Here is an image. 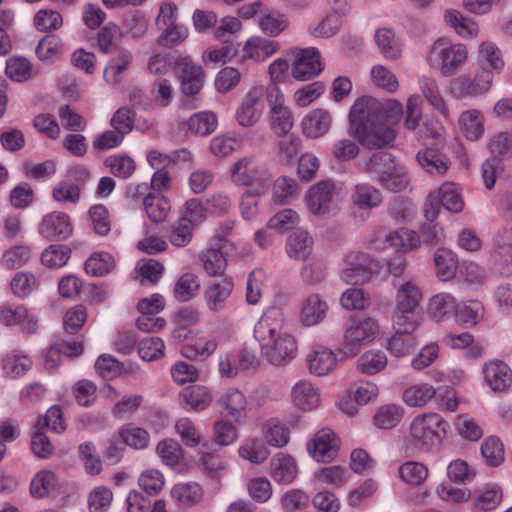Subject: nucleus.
<instances>
[{
	"label": "nucleus",
	"instance_id": "nucleus-27",
	"mask_svg": "<svg viewBox=\"0 0 512 512\" xmlns=\"http://www.w3.org/2000/svg\"><path fill=\"white\" fill-rule=\"evenodd\" d=\"M418 84L423 97L427 100L429 105L444 119H450V109L441 93L437 80L430 76H421L418 79Z\"/></svg>",
	"mask_w": 512,
	"mask_h": 512
},
{
	"label": "nucleus",
	"instance_id": "nucleus-23",
	"mask_svg": "<svg viewBox=\"0 0 512 512\" xmlns=\"http://www.w3.org/2000/svg\"><path fill=\"white\" fill-rule=\"evenodd\" d=\"M482 373L488 387L497 393L506 392L512 385V369L502 360H490L483 365Z\"/></svg>",
	"mask_w": 512,
	"mask_h": 512
},
{
	"label": "nucleus",
	"instance_id": "nucleus-58",
	"mask_svg": "<svg viewBox=\"0 0 512 512\" xmlns=\"http://www.w3.org/2000/svg\"><path fill=\"white\" fill-rule=\"evenodd\" d=\"M157 38V43L164 48H172L184 43L189 37V28L182 23L165 26Z\"/></svg>",
	"mask_w": 512,
	"mask_h": 512
},
{
	"label": "nucleus",
	"instance_id": "nucleus-35",
	"mask_svg": "<svg viewBox=\"0 0 512 512\" xmlns=\"http://www.w3.org/2000/svg\"><path fill=\"white\" fill-rule=\"evenodd\" d=\"M289 25L288 17L276 10L263 9L257 17L259 30L269 37H277Z\"/></svg>",
	"mask_w": 512,
	"mask_h": 512
},
{
	"label": "nucleus",
	"instance_id": "nucleus-14",
	"mask_svg": "<svg viewBox=\"0 0 512 512\" xmlns=\"http://www.w3.org/2000/svg\"><path fill=\"white\" fill-rule=\"evenodd\" d=\"M305 362L311 375L325 377L337 369L338 357L337 353L331 348L322 344H315L307 352Z\"/></svg>",
	"mask_w": 512,
	"mask_h": 512
},
{
	"label": "nucleus",
	"instance_id": "nucleus-24",
	"mask_svg": "<svg viewBox=\"0 0 512 512\" xmlns=\"http://www.w3.org/2000/svg\"><path fill=\"white\" fill-rule=\"evenodd\" d=\"M276 95L269 98L271 113V128L278 135H286L292 129L294 119L292 112L284 104V95L278 87H274Z\"/></svg>",
	"mask_w": 512,
	"mask_h": 512
},
{
	"label": "nucleus",
	"instance_id": "nucleus-57",
	"mask_svg": "<svg viewBox=\"0 0 512 512\" xmlns=\"http://www.w3.org/2000/svg\"><path fill=\"white\" fill-rule=\"evenodd\" d=\"M143 205L147 216L155 223L163 222L170 211L168 199L160 194H148Z\"/></svg>",
	"mask_w": 512,
	"mask_h": 512
},
{
	"label": "nucleus",
	"instance_id": "nucleus-15",
	"mask_svg": "<svg viewBox=\"0 0 512 512\" xmlns=\"http://www.w3.org/2000/svg\"><path fill=\"white\" fill-rule=\"evenodd\" d=\"M290 400L296 410L312 412L322 404L321 390L311 380L301 379L291 387Z\"/></svg>",
	"mask_w": 512,
	"mask_h": 512
},
{
	"label": "nucleus",
	"instance_id": "nucleus-33",
	"mask_svg": "<svg viewBox=\"0 0 512 512\" xmlns=\"http://www.w3.org/2000/svg\"><path fill=\"white\" fill-rule=\"evenodd\" d=\"M443 18L445 24L463 39H473L479 34L478 23L474 19L464 16L456 9L445 10Z\"/></svg>",
	"mask_w": 512,
	"mask_h": 512
},
{
	"label": "nucleus",
	"instance_id": "nucleus-34",
	"mask_svg": "<svg viewBox=\"0 0 512 512\" xmlns=\"http://www.w3.org/2000/svg\"><path fill=\"white\" fill-rule=\"evenodd\" d=\"M457 299L449 292H439L432 295L427 303V312L436 322L444 321L453 316Z\"/></svg>",
	"mask_w": 512,
	"mask_h": 512
},
{
	"label": "nucleus",
	"instance_id": "nucleus-11",
	"mask_svg": "<svg viewBox=\"0 0 512 512\" xmlns=\"http://www.w3.org/2000/svg\"><path fill=\"white\" fill-rule=\"evenodd\" d=\"M289 54L293 56L291 74L294 79L307 81L322 72L323 65L318 49L314 47L293 48Z\"/></svg>",
	"mask_w": 512,
	"mask_h": 512
},
{
	"label": "nucleus",
	"instance_id": "nucleus-51",
	"mask_svg": "<svg viewBox=\"0 0 512 512\" xmlns=\"http://www.w3.org/2000/svg\"><path fill=\"white\" fill-rule=\"evenodd\" d=\"M242 137L234 132L217 135L210 142L211 153L219 158L231 155L242 147Z\"/></svg>",
	"mask_w": 512,
	"mask_h": 512
},
{
	"label": "nucleus",
	"instance_id": "nucleus-3",
	"mask_svg": "<svg viewBox=\"0 0 512 512\" xmlns=\"http://www.w3.org/2000/svg\"><path fill=\"white\" fill-rule=\"evenodd\" d=\"M406 266V259L400 256L383 264L364 252H350L345 256L340 278L346 284H362L372 279L384 280L390 274L394 280L406 279L402 276Z\"/></svg>",
	"mask_w": 512,
	"mask_h": 512
},
{
	"label": "nucleus",
	"instance_id": "nucleus-29",
	"mask_svg": "<svg viewBox=\"0 0 512 512\" xmlns=\"http://www.w3.org/2000/svg\"><path fill=\"white\" fill-rule=\"evenodd\" d=\"M133 62V54L127 49H119L108 60L104 71L103 78L108 84H118L124 78L130 65Z\"/></svg>",
	"mask_w": 512,
	"mask_h": 512
},
{
	"label": "nucleus",
	"instance_id": "nucleus-60",
	"mask_svg": "<svg viewBox=\"0 0 512 512\" xmlns=\"http://www.w3.org/2000/svg\"><path fill=\"white\" fill-rule=\"evenodd\" d=\"M235 55V47L230 43H223L207 48L202 54V60L205 65H212L215 68L230 62Z\"/></svg>",
	"mask_w": 512,
	"mask_h": 512
},
{
	"label": "nucleus",
	"instance_id": "nucleus-48",
	"mask_svg": "<svg viewBox=\"0 0 512 512\" xmlns=\"http://www.w3.org/2000/svg\"><path fill=\"white\" fill-rule=\"evenodd\" d=\"M388 364L385 352L379 349H371L364 352L357 360V370L365 375H376L383 371Z\"/></svg>",
	"mask_w": 512,
	"mask_h": 512
},
{
	"label": "nucleus",
	"instance_id": "nucleus-40",
	"mask_svg": "<svg viewBox=\"0 0 512 512\" xmlns=\"http://www.w3.org/2000/svg\"><path fill=\"white\" fill-rule=\"evenodd\" d=\"M375 42L382 56L388 60H397L402 55L403 44L389 28H380L375 32Z\"/></svg>",
	"mask_w": 512,
	"mask_h": 512
},
{
	"label": "nucleus",
	"instance_id": "nucleus-52",
	"mask_svg": "<svg viewBox=\"0 0 512 512\" xmlns=\"http://www.w3.org/2000/svg\"><path fill=\"white\" fill-rule=\"evenodd\" d=\"M416 345L417 341L413 333L395 331V333L386 340L384 347L394 357L402 358L409 355Z\"/></svg>",
	"mask_w": 512,
	"mask_h": 512
},
{
	"label": "nucleus",
	"instance_id": "nucleus-21",
	"mask_svg": "<svg viewBox=\"0 0 512 512\" xmlns=\"http://www.w3.org/2000/svg\"><path fill=\"white\" fill-rule=\"evenodd\" d=\"M38 232L47 240H65L72 235L73 226L69 215L54 211L43 216Z\"/></svg>",
	"mask_w": 512,
	"mask_h": 512
},
{
	"label": "nucleus",
	"instance_id": "nucleus-45",
	"mask_svg": "<svg viewBox=\"0 0 512 512\" xmlns=\"http://www.w3.org/2000/svg\"><path fill=\"white\" fill-rule=\"evenodd\" d=\"M204 495L202 487L196 482L177 483L171 489V497L185 507H192L201 502Z\"/></svg>",
	"mask_w": 512,
	"mask_h": 512
},
{
	"label": "nucleus",
	"instance_id": "nucleus-26",
	"mask_svg": "<svg viewBox=\"0 0 512 512\" xmlns=\"http://www.w3.org/2000/svg\"><path fill=\"white\" fill-rule=\"evenodd\" d=\"M332 125V116L326 109L316 108L309 111L301 120L304 136L317 139L326 135Z\"/></svg>",
	"mask_w": 512,
	"mask_h": 512
},
{
	"label": "nucleus",
	"instance_id": "nucleus-62",
	"mask_svg": "<svg viewBox=\"0 0 512 512\" xmlns=\"http://www.w3.org/2000/svg\"><path fill=\"white\" fill-rule=\"evenodd\" d=\"M32 367V360L22 351H12L3 360V369L11 377L24 375Z\"/></svg>",
	"mask_w": 512,
	"mask_h": 512
},
{
	"label": "nucleus",
	"instance_id": "nucleus-53",
	"mask_svg": "<svg viewBox=\"0 0 512 512\" xmlns=\"http://www.w3.org/2000/svg\"><path fill=\"white\" fill-rule=\"evenodd\" d=\"M10 287L16 297L26 298L39 289L40 281L33 273L20 271L12 277Z\"/></svg>",
	"mask_w": 512,
	"mask_h": 512
},
{
	"label": "nucleus",
	"instance_id": "nucleus-13",
	"mask_svg": "<svg viewBox=\"0 0 512 512\" xmlns=\"http://www.w3.org/2000/svg\"><path fill=\"white\" fill-rule=\"evenodd\" d=\"M494 75L489 69L479 67L472 79L467 76L456 77L451 81V87L459 96L474 98L490 91Z\"/></svg>",
	"mask_w": 512,
	"mask_h": 512
},
{
	"label": "nucleus",
	"instance_id": "nucleus-4",
	"mask_svg": "<svg viewBox=\"0 0 512 512\" xmlns=\"http://www.w3.org/2000/svg\"><path fill=\"white\" fill-rule=\"evenodd\" d=\"M448 429L449 423L440 414H418L409 424L408 434L403 440V449L410 456L430 452L442 443Z\"/></svg>",
	"mask_w": 512,
	"mask_h": 512
},
{
	"label": "nucleus",
	"instance_id": "nucleus-41",
	"mask_svg": "<svg viewBox=\"0 0 512 512\" xmlns=\"http://www.w3.org/2000/svg\"><path fill=\"white\" fill-rule=\"evenodd\" d=\"M156 453L166 466L177 472L183 470V449L177 441L173 439L161 440L157 444Z\"/></svg>",
	"mask_w": 512,
	"mask_h": 512
},
{
	"label": "nucleus",
	"instance_id": "nucleus-17",
	"mask_svg": "<svg viewBox=\"0 0 512 512\" xmlns=\"http://www.w3.org/2000/svg\"><path fill=\"white\" fill-rule=\"evenodd\" d=\"M339 439L329 428H323L315 433L307 442V451L316 462H330L337 455Z\"/></svg>",
	"mask_w": 512,
	"mask_h": 512
},
{
	"label": "nucleus",
	"instance_id": "nucleus-36",
	"mask_svg": "<svg viewBox=\"0 0 512 512\" xmlns=\"http://www.w3.org/2000/svg\"><path fill=\"white\" fill-rule=\"evenodd\" d=\"M477 63L480 68H487L494 74H499L505 67V61L500 48L491 41L479 45Z\"/></svg>",
	"mask_w": 512,
	"mask_h": 512
},
{
	"label": "nucleus",
	"instance_id": "nucleus-18",
	"mask_svg": "<svg viewBox=\"0 0 512 512\" xmlns=\"http://www.w3.org/2000/svg\"><path fill=\"white\" fill-rule=\"evenodd\" d=\"M280 49L276 40L254 35L247 38L241 45V55L238 64L244 65L247 59L261 63L266 61Z\"/></svg>",
	"mask_w": 512,
	"mask_h": 512
},
{
	"label": "nucleus",
	"instance_id": "nucleus-54",
	"mask_svg": "<svg viewBox=\"0 0 512 512\" xmlns=\"http://www.w3.org/2000/svg\"><path fill=\"white\" fill-rule=\"evenodd\" d=\"M421 167L431 175H444L449 167L447 159L433 149H424L417 154Z\"/></svg>",
	"mask_w": 512,
	"mask_h": 512
},
{
	"label": "nucleus",
	"instance_id": "nucleus-7",
	"mask_svg": "<svg viewBox=\"0 0 512 512\" xmlns=\"http://www.w3.org/2000/svg\"><path fill=\"white\" fill-rule=\"evenodd\" d=\"M370 177L392 192H401L409 184V177L402 166L395 163L389 152L374 153L366 163Z\"/></svg>",
	"mask_w": 512,
	"mask_h": 512
},
{
	"label": "nucleus",
	"instance_id": "nucleus-20",
	"mask_svg": "<svg viewBox=\"0 0 512 512\" xmlns=\"http://www.w3.org/2000/svg\"><path fill=\"white\" fill-rule=\"evenodd\" d=\"M490 261L501 273L512 274V228L499 230L493 238Z\"/></svg>",
	"mask_w": 512,
	"mask_h": 512
},
{
	"label": "nucleus",
	"instance_id": "nucleus-12",
	"mask_svg": "<svg viewBox=\"0 0 512 512\" xmlns=\"http://www.w3.org/2000/svg\"><path fill=\"white\" fill-rule=\"evenodd\" d=\"M234 290L235 283L232 277H224L208 284L203 293L207 309L213 313L227 310L232 303Z\"/></svg>",
	"mask_w": 512,
	"mask_h": 512
},
{
	"label": "nucleus",
	"instance_id": "nucleus-49",
	"mask_svg": "<svg viewBox=\"0 0 512 512\" xmlns=\"http://www.w3.org/2000/svg\"><path fill=\"white\" fill-rule=\"evenodd\" d=\"M436 275L441 281L452 279L457 272L458 259L456 254L446 248H439L434 254Z\"/></svg>",
	"mask_w": 512,
	"mask_h": 512
},
{
	"label": "nucleus",
	"instance_id": "nucleus-38",
	"mask_svg": "<svg viewBox=\"0 0 512 512\" xmlns=\"http://www.w3.org/2000/svg\"><path fill=\"white\" fill-rule=\"evenodd\" d=\"M313 240L306 230H294L286 240V253L295 260H305L312 252Z\"/></svg>",
	"mask_w": 512,
	"mask_h": 512
},
{
	"label": "nucleus",
	"instance_id": "nucleus-9",
	"mask_svg": "<svg viewBox=\"0 0 512 512\" xmlns=\"http://www.w3.org/2000/svg\"><path fill=\"white\" fill-rule=\"evenodd\" d=\"M441 206L452 213H460L464 209L465 202L458 184L445 182L428 195L424 210L426 219L434 221Z\"/></svg>",
	"mask_w": 512,
	"mask_h": 512
},
{
	"label": "nucleus",
	"instance_id": "nucleus-59",
	"mask_svg": "<svg viewBox=\"0 0 512 512\" xmlns=\"http://www.w3.org/2000/svg\"><path fill=\"white\" fill-rule=\"evenodd\" d=\"M205 272L211 277L222 276L227 267V261L220 248H207L201 253Z\"/></svg>",
	"mask_w": 512,
	"mask_h": 512
},
{
	"label": "nucleus",
	"instance_id": "nucleus-50",
	"mask_svg": "<svg viewBox=\"0 0 512 512\" xmlns=\"http://www.w3.org/2000/svg\"><path fill=\"white\" fill-rule=\"evenodd\" d=\"M266 442L275 448H282L290 441V429L286 423L278 419H270L263 426Z\"/></svg>",
	"mask_w": 512,
	"mask_h": 512
},
{
	"label": "nucleus",
	"instance_id": "nucleus-28",
	"mask_svg": "<svg viewBox=\"0 0 512 512\" xmlns=\"http://www.w3.org/2000/svg\"><path fill=\"white\" fill-rule=\"evenodd\" d=\"M396 290L395 306L407 308H419L422 300V291L418 283L413 279L393 280Z\"/></svg>",
	"mask_w": 512,
	"mask_h": 512
},
{
	"label": "nucleus",
	"instance_id": "nucleus-8",
	"mask_svg": "<svg viewBox=\"0 0 512 512\" xmlns=\"http://www.w3.org/2000/svg\"><path fill=\"white\" fill-rule=\"evenodd\" d=\"M379 333L378 322L371 317H364L352 322L346 328L338 354L344 359L358 355L362 347L372 343Z\"/></svg>",
	"mask_w": 512,
	"mask_h": 512
},
{
	"label": "nucleus",
	"instance_id": "nucleus-25",
	"mask_svg": "<svg viewBox=\"0 0 512 512\" xmlns=\"http://www.w3.org/2000/svg\"><path fill=\"white\" fill-rule=\"evenodd\" d=\"M219 405L236 424H242L246 417L247 398L235 387L225 389L219 397Z\"/></svg>",
	"mask_w": 512,
	"mask_h": 512
},
{
	"label": "nucleus",
	"instance_id": "nucleus-32",
	"mask_svg": "<svg viewBox=\"0 0 512 512\" xmlns=\"http://www.w3.org/2000/svg\"><path fill=\"white\" fill-rule=\"evenodd\" d=\"M179 64L182 66L183 77L181 82L182 92L185 95L198 94L205 82V75L203 68L192 62L188 57L180 60Z\"/></svg>",
	"mask_w": 512,
	"mask_h": 512
},
{
	"label": "nucleus",
	"instance_id": "nucleus-16",
	"mask_svg": "<svg viewBox=\"0 0 512 512\" xmlns=\"http://www.w3.org/2000/svg\"><path fill=\"white\" fill-rule=\"evenodd\" d=\"M230 180L236 186H251L264 179L265 169L254 156H243L229 168Z\"/></svg>",
	"mask_w": 512,
	"mask_h": 512
},
{
	"label": "nucleus",
	"instance_id": "nucleus-44",
	"mask_svg": "<svg viewBox=\"0 0 512 512\" xmlns=\"http://www.w3.org/2000/svg\"><path fill=\"white\" fill-rule=\"evenodd\" d=\"M392 323L395 331L413 333L421 324L420 309L395 306Z\"/></svg>",
	"mask_w": 512,
	"mask_h": 512
},
{
	"label": "nucleus",
	"instance_id": "nucleus-64",
	"mask_svg": "<svg viewBox=\"0 0 512 512\" xmlns=\"http://www.w3.org/2000/svg\"><path fill=\"white\" fill-rule=\"evenodd\" d=\"M200 289V282L193 273L181 275L174 286V297L180 302H187L195 297Z\"/></svg>",
	"mask_w": 512,
	"mask_h": 512
},
{
	"label": "nucleus",
	"instance_id": "nucleus-61",
	"mask_svg": "<svg viewBox=\"0 0 512 512\" xmlns=\"http://www.w3.org/2000/svg\"><path fill=\"white\" fill-rule=\"evenodd\" d=\"M300 191L296 180L287 176L278 177L273 185V200L278 204H286L295 199Z\"/></svg>",
	"mask_w": 512,
	"mask_h": 512
},
{
	"label": "nucleus",
	"instance_id": "nucleus-5",
	"mask_svg": "<svg viewBox=\"0 0 512 512\" xmlns=\"http://www.w3.org/2000/svg\"><path fill=\"white\" fill-rule=\"evenodd\" d=\"M427 63L437 67L444 77L455 75L468 61V48L462 43H453L446 37H439L430 46Z\"/></svg>",
	"mask_w": 512,
	"mask_h": 512
},
{
	"label": "nucleus",
	"instance_id": "nucleus-46",
	"mask_svg": "<svg viewBox=\"0 0 512 512\" xmlns=\"http://www.w3.org/2000/svg\"><path fill=\"white\" fill-rule=\"evenodd\" d=\"M484 310L481 302L478 301H461L456 303L453 317L459 325L471 328L477 325L480 316Z\"/></svg>",
	"mask_w": 512,
	"mask_h": 512
},
{
	"label": "nucleus",
	"instance_id": "nucleus-22",
	"mask_svg": "<svg viewBox=\"0 0 512 512\" xmlns=\"http://www.w3.org/2000/svg\"><path fill=\"white\" fill-rule=\"evenodd\" d=\"M329 311L327 301L318 293L307 295L300 303L298 320L305 327H312L324 321Z\"/></svg>",
	"mask_w": 512,
	"mask_h": 512
},
{
	"label": "nucleus",
	"instance_id": "nucleus-2",
	"mask_svg": "<svg viewBox=\"0 0 512 512\" xmlns=\"http://www.w3.org/2000/svg\"><path fill=\"white\" fill-rule=\"evenodd\" d=\"M263 358L273 366H286L298 354V341L286 324L285 314L279 307L266 309L253 330Z\"/></svg>",
	"mask_w": 512,
	"mask_h": 512
},
{
	"label": "nucleus",
	"instance_id": "nucleus-37",
	"mask_svg": "<svg viewBox=\"0 0 512 512\" xmlns=\"http://www.w3.org/2000/svg\"><path fill=\"white\" fill-rule=\"evenodd\" d=\"M436 396V388L427 382L413 383L407 386L402 395L403 402L414 408L426 406Z\"/></svg>",
	"mask_w": 512,
	"mask_h": 512
},
{
	"label": "nucleus",
	"instance_id": "nucleus-43",
	"mask_svg": "<svg viewBox=\"0 0 512 512\" xmlns=\"http://www.w3.org/2000/svg\"><path fill=\"white\" fill-rule=\"evenodd\" d=\"M238 455L251 464L260 465L268 459L270 451L261 439L252 437L241 442Z\"/></svg>",
	"mask_w": 512,
	"mask_h": 512
},
{
	"label": "nucleus",
	"instance_id": "nucleus-55",
	"mask_svg": "<svg viewBox=\"0 0 512 512\" xmlns=\"http://www.w3.org/2000/svg\"><path fill=\"white\" fill-rule=\"evenodd\" d=\"M218 126V117L213 111H201L193 114L188 120V129L200 136L213 133Z\"/></svg>",
	"mask_w": 512,
	"mask_h": 512
},
{
	"label": "nucleus",
	"instance_id": "nucleus-31",
	"mask_svg": "<svg viewBox=\"0 0 512 512\" xmlns=\"http://www.w3.org/2000/svg\"><path fill=\"white\" fill-rule=\"evenodd\" d=\"M271 477L280 484L292 483L298 475V466L293 456L277 453L270 462Z\"/></svg>",
	"mask_w": 512,
	"mask_h": 512
},
{
	"label": "nucleus",
	"instance_id": "nucleus-47",
	"mask_svg": "<svg viewBox=\"0 0 512 512\" xmlns=\"http://www.w3.org/2000/svg\"><path fill=\"white\" fill-rule=\"evenodd\" d=\"M352 203L362 210L378 207L382 202V194L374 186L367 183L355 185L352 195Z\"/></svg>",
	"mask_w": 512,
	"mask_h": 512
},
{
	"label": "nucleus",
	"instance_id": "nucleus-63",
	"mask_svg": "<svg viewBox=\"0 0 512 512\" xmlns=\"http://www.w3.org/2000/svg\"><path fill=\"white\" fill-rule=\"evenodd\" d=\"M242 80V73L236 67L226 66L220 69L214 78L215 90L220 94H227L238 87Z\"/></svg>",
	"mask_w": 512,
	"mask_h": 512
},
{
	"label": "nucleus",
	"instance_id": "nucleus-39",
	"mask_svg": "<svg viewBox=\"0 0 512 512\" xmlns=\"http://www.w3.org/2000/svg\"><path fill=\"white\" fill-rule=\"evenodd\" d=\"M224 336L218 334L216 339H208L201 337L192 343H186L181 348V353L188 359L205 360L210 357L217 349L219 344H222Z\"/></svg>",
	"mask_w": 512,
	"mask_h": 512
},
{
	"label": "nucleus",
	"instance_id": "nucleus-42",
	"mask_svg": "<svg viewBox=\"0 0 512 512\" xmlns=\"http://www.w3.org/2000/svg\"><path fill=\"white\" fill-rule=\"evenodd\" d=\"M386 242L397 252L408 253L421 245L420 235L410 229L400 228L385 236Z\"/></svg>",
	"mask_w": 512,
	"mask_h": 512
},
{
	"label": "nucleus",
	"instance_id": "nucleus-30",
	"mask_svg": "<svg viewBox=\"0 0 512 512\" xmlns=\"http://www.w3.org/2000/svg\"><path fill=\"white\" fill-rule=\"evenodd\" d=\"M458 127L461 134L469 141L479 140L485 132V118L481 111L468 109L459 115Z\"/></svg>",
	"mask_w": 512,
	"mask_h": 512
},
{
	"label": "nucleus",
	"instance_id": "nucleus-56",
	"mask_svg": "<svg viewBox=\"0 0 512 512\" xmlns=\"http://www.w3.org/2000/svg\"><path fill=\"white\" fill-rule=\"evenodd\" d=\"M443 343L454 350L468 349L467 354L472 358H478L483 353V348L474 342V337L469 332L448 334L443 338Z\"/></svg>",
	"mask_w": 512,
	"mask_h": 512
},
{
	"label": "nucleus",
	"instance_id": "nucleus-1",
	"mask_svg": "<svg viewBox=\"0 0 512 512\" xmlns=\"http://www.w3.org/2000/svg\"><path fill=\"white\" fill-rule=\"evenodd\" d=\"M423 100L412 94L403 104L396 99L380 101L372 96H362L354 101L349 110L348 134L367 149L392 147L396 140L395 127L404 113V126L417 130L422 121Z\"/></svg>",
	"mask_w": 512,
	"mask_h": 512
},
{
	"label": "nucleus",
	"instance_id": "nucleus-19",
	"mask_svg": "<svg viewBox=\"0 0 512 512\" xmlns=\"http://www.w3.org/2000/svg\"><path fill=\"white\" fill-rule=\"evenodd\" d=\"M327 2L331 12L312 29L311 33L315 37L328 38L335 35L351 9L349 0H327Z\"/></svg>",
	"mask_w": 512,
	"mask_h": 512
},
{
	"label": "nucleus",
	"instance_id": "nucleus-10",
	"mask_svg": "<svg viewBox=\"0 0 512 512\" xmlns=\"http://www.w3.org/2000/svg\"><path fill=\"white\" fill-rule=\"evenodd\" d=\"M265 110L264 89L262 86L252 87L245 94L235 111V120L239 126L250 128L255 126Z\"/></svg>",
	"mask_w": 512,
	"mask_h": 512
},
{
	"label": "nucleus",
	"instance_id": "nucleus-6",
	"mask_svg": "<svg viewBox=\"0 0 512 512\" xmlns=\"http://www.w3.org/2000/svg\"><path fill=\"white\" fill-rule=\"evenodd\" d=\"M347 195L343 183L326 179L312 185L304 195L308 211L315 216H324L339 209Z\"/></svg>",
	"mask_w": 512,
	"mask_h": 512
}]
</instances>
